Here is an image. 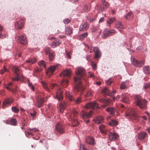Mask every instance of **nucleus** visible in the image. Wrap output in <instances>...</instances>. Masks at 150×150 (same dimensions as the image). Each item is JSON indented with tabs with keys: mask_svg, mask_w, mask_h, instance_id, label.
Instances as JSON below:
<instances>
[{
	"mask_svg": "<svg viewBox=\"0 0 150 150\" xmlns=\"http://www.w3.org/2000/svg\"><path fill=\"white\" fill-rule=\"evenodd\" d=\"M85 70L83 68H79L76 72L77 76L74 79L75 87L73 88L74 92H79L83 91L84 90V88L81 84V79L84 76Z\"/></svg>",
	"mask_w": 150,
	"mask_h": 150,
	"instance_id": "f257e3e1",
	"label": "nucleus"
},
{
	"mask_svg": "<svg viewBox=\"0 0 150 150\" xmlns=\"http://www.w3.org/2000/svg\"><path fill=\"white\" fill-rule=\"evenodd\" d=\"M125 116L130 120L137 119L138 117L137 110L134 108H130L126 111Z\"/></svg>",
	"mask_w": 150,
	"mask_h": 150,
	"instance_id": "f03ea898",
	"label": "nucleus"
},
{
	"mask_svg": "<svg viewBox=\"0 0 150 150\" xmlns=\"http://www.w3.org/2000/svg\"><path fill=\"white\" fill-rule=\"evenodd\" d=\"M52 89L55 88L57 90V92L54 96V98L59 101H61L62 99V91L61 90L60 88L56 84H52L50 86Z\"/></svg>",
	"mask_w": 150,
	"mask_h": 150,
	"instance_id": "7ed1b4c3",
	"label": "nucleus"
},
{
	"mask_svg": "<svg viewBox=\"0 0 150 150\" xmlns=\"http://www.w3.org/2000/svg\"><path fill=\"white\" fill-rule=\"evenodd\" d=\"M66 96L69 98V99L71 101L75 102L77 103H80L82 102V100L80 97H79L76 100H75L73 96L71 94V93L69 91H67L65 93Z\"/></svg>",
	"mask_w": 150,
	"mask_h": 150,
	"instance_id": "20e7f679",
	"label": "nucleus"
},
{
	"mask_svg": "<svg viewBox=\"0 0 150 150\" xmlns=\"http://www.w3.org/2000/svg\"><path fill=\"white\" fill-rule=\"evenodd\" d=\"M93 112L92 110H91L89 112H86L84 111H82L81 112V115L83 119H84L86 123L89 122V119L87 120H85V119H86L87 118H89L91 117L92 115Z\"/></svg>",
	"mask_w": 150,
	"mask_h": 150,
	"instance_id": "39448f33",
	"label": "nucleus"
},
{
	"mask_svg": "<svg viewBox=\"0 0 150 150\" xmlns=\"http://www.w3.org/2000/svg\"><path fill=\"white\" fill-rule=\"evenodd\" d=\"M15 40L18 42L24 45H25L27 43V40L26 36L23 35L16 37Z\"/></svg>",
	"mask_w": 150,
	"mask_h": 150,
	"instance_id": "423d86ee",
	"label": "nucleus"
},
{
	"mask_svg": "<svg viewBox=\"0 0 150 150\" xmlns=\"http://www.w3.org/2000/svg\"><path fill=\"white\" fill-rule=\"evenodd\" d=\"M102 92L105 95L112 96L115 95L116 92V91L115 90L111 91L108 88L105 87L103 89Z\"/></svg>",
	"mask_w": 150,
	"mask_h": 150,
	"instance_id": "0eeeda50",
	"label": "nucleus"
},
{
	"mask_svg": "<svg viewBox=\"0 0 150 150\" xmlns=\"http://www.w3.org/2000/svg\"><path fill=\"white\" fill-rule=\"evenodd\" d=\"M131 61L132 63L135 66L138 67H142L144 65V61H139L133 57L131 58Z\"/></svg>",
	"mask_w": 150,
	"mask_h": 150,
	"instance_id": "6e6552de",
	"label": "nucleus"
},
{
	"mask_svg": "<svg viewBox=\"0 0 150 150\" xmlns=\"http://www.w3.org/2000/svg\"><path fill=\"white\" fill-rule=\"evenodd\" d=\"M24 19L21 18L18 20L15 24V26L17 29H21L24 26Z\"/></svg>",
	"mask_w": 150,
	"mask_h": 150,
	"instance_id": "1a4fd4ad",
	"label": "nucleus"
},
{
	"mask_svg": "<svg viewBox=\"0 0 150 150\" xmlns=\"http://www.w3.org/2000/svg\"><path fill=\"white\" fill-rule=\"evenodd\" d=\"M90 53H92L94 51L95 53V57L96 58H99L101 57V54L99 50V49L97 47H95L91 48L90 49Z\"/></svg>",
	"mask_w": 150,
	"mask_h": 150,
	"instance_id": "9d476101",
	"label": "nucleus"
},
{
	"mask_svg": "<svg viewBox=\"0 0 150 150\" xmlns=\"http://www.w3.org/2000/svg\"><path fill=\"white\" fill-rule=\"evenodd\" d=\"M133 97L135 101H136V103H146V102L145 100L142 98L139 95H134Z\"/></svg>",
	"mask_w": 150,
	"mask_h": 150,
	"instance_id": "9b49d317",
	"label": "nucleus"
},
{
	"mask_svg": "<svg viewBox=\"0 0 150 150\" xmlns=\"http://www.w3.org/2000/svg\"><path fill=\"white\" fill-rule=\"evenodd\" d=\"M55 129L58 132L62 134L64 132V126L60 123H58L56 125Z\"/></svg>",
	"mask_w": 150,
	"mask_h": 150,
	"instance_id": "f8f14e48",
	"label": "nucleus"
},
{
	"mask_svg": "<svg viewBox=\"0 0 150 150\" xmlns=\"http://www.w3.org/2000/svg\"><path fill=\"white\" fill-rule=\"evenodd\" d=\"M114 30H110L108 29H105L103 32V37H105L112 35L115 33Z\"/></svg>",
	"mask_w": 150,
	"mask_h": 150,
	"instance_id": "ddd939ff",
	"label": "nucleus"
},
{
	"mask_svg": "<svg viewBox=\"0 0 150 150\" xmlns=\"http://www.w3.org/2000/svg\"><path fill=\"white\" fill-rule=\"evenodd\" d=\"M71 70L70 69H66L64 70L60 74V76L63 78L64 77H69L71 74Z\"/></svg>",
	"mask_w": 150,
	"mask_h": 150,
	"instance_id": "4468645a",
	"label": "nucleus"
},
{
	"mask_svg": "<svg viewBox=\"0 0 150 150\" xmlns=\"http://www.w3.org/2000/svg\"><path fill=\"white\" fill-rule=\"evenodd\" d=\"M93 121L96 123L99 124L103 122L104 118L101 116H98L94 119Z\"/></svg>",
	"mask_w": 150,
	"mask_h": 150,
	"instance_id": "2eb2a0df",
	"label": "nucleus"
},
{
	"mask_svg": "<svg viewBox=\"0 0 150 150\" xmlns=\"http://www.w3.org/2000/svg\"><path fill=\"white\" fill-rule=\"evenodd\" d=\"M102 6L99 7L98 11L101 12L105 10L108 7V3L105 0H102Z\"/></svg>",
	"mask_w": 150,
	"mask_h": 150,
	"instance_id": "dca6fc26",
	"label": "nucleus"
},
{
	"mask_svg": "<svg viewBox=\"0 0 150 150\" xmlns=\"http://www.w3.org/2000/svg\"><path fill=\"white\" fill-rule=\"evenodd\" d=\"M86 142L87 143L91 145L95 144L94 139L92 137H88L86 138Z\"/></svg>",
	"mask_w": 150,
	"mask_h": 150,
	"instance_id": "f3484780",
	"label": "nucleus"
},
{
	"mask_svg": "<svg viewBox=\"0 0 150 150\" xmlns=\"http://www.w3.org/2000/svg\"><path fill=\"white\" fill-rule=\"evenodd\" d=\"M58 65L56 64L50 66L47 69V73L52 74L54 72L55 70L57 68Z\"/></svg>",
	"mask_w": 150,
	"mask_h": 150,
	"instance_id": "a211bd4d",
	"label": "nucleus"
},
{
	"mask_svg": "<svg viewBox=\"0 0 150 150\" xmlns=\"http://www.w3.org/2000/svg\"><path fill=\"white\" fill-rule=\"evenodd\" d=\"M108 136L109 139L111 141L116 139L118 137V134L115 133L110 132Z\"/></svg>",
	"mask_w": 150,
	"mask_h": 150,
	"instance_id": "6ab92c4d",
	"label": "nucleus"
},
{
	"mask_svg": "<svg viewBox=\"0 0 150 150\" xmlns=\"http://www.w3.org/2000/svg\"><path fill=\"white\" fill-rule=\"evenodd\" d=\"M12 70L16 76H19L20 75V70L18 67L16 66H13Z\"/></svg>",
	"mask_w": 150,
	"mask_h": 150,
	"instance_id": "aec40b11",
	"label": "nucleus"
},
{
	"mask_svg": "<svg viewBox=\"0 0 150 150\" xmlns=\"http://www.w3.org/2000/svg\"><path fill=\"white\" fill-rule=\"evenodd\" d=\"M13 83L12 82H10L8 84V86L6 85L4 87H6L8 90L11 91L13 93H16L17 92L16 89H13L9 87L8 86H11L12 85Z\"/></svg>",
	"mask_w": 150,
	"mask_h": 150,
	"instance_id": "412c9836",
	"label": "nucleus"
},
{
	"mask_svg": "<svg viewBox=\"0 0 150 150\" xmlns=\"http://www.w3.org/2000/svg\"><path fill=\"white\" fill-rule=\"evenodd\" d=\"M99 128L102 133L104 134H106L107 129L104 125H101L99 126Z\"/></svg>",
	"mask_w": 150,
	"mask_h": 150,
	"instance_id": "4be33fe9",
	"label": "nucleus"
},
{
	"mask_svg": "<svg viewBox=\"0 0 150 150\" xmlns=\"http://www.w3.org/2000/svg\"><path fill=\"white\" fill-rule=\"evenodd\" d=\"M146 133L144 132H142L140 133L138 135V138L140 140H142L144 139L146 136Z\"/></svg>",
	"mask_w": 150,
	"mask_h": 150,
	"instance_id": "5701e85b",
	"label": "nucleus"
},
{
	"mask_svg": "<svg viewBox=\"0 0 150 150\" xmlns=\"http://www.w3.org/2000/svg\"><path fill=\"white\" fill-rule=\"evenodd\" d=\"M88 28V26L87 24L84 23L80 25L79 30L80 31H84L87 30Z\"/></svg>",
	"mask_w": 150,
	"mask_h": 150,
	"instance_id": "b1692460",
	"label": "nucleus"
},
{
	"mask_svg": "<svg viewBox=\"0 0 150 150\" xmlns=\"http://www.w3.org/2000/svg\"><path fill=\"white\" fill-rule=\"evenodd\" d=\"M60 44V43L59 42V40L57 39H56L52 43H51V46L52 47L55 48L58 46Z\"/></svg>",
	"mask_w": 150,
	"mask_h": 150,
	"instance_id": "393cba45",
	"label": "nucleus"
},
{
	"mask_svg": "<svg viewBox=\"0 0 150 150\" xmlns=\"http://www.w3.org/2000/svg\"><path fill=\"white\" fill-rule=\"evenodd\" d=\"M17 121L15 119L11 118L9 121L7 122L6 123L12 125L16 126L17 124Z\"/></svg>",
	"mask_w": 150,
	"mask_h": 150,
	"instance_id": "a878e982",
	"label": "nucleus"
},
{
	"mask_svg": "<svg viewBox=\"0 0 150 150\" xmlns=\"http://www.w3.org/2000/svg\"><path fill=\"white\" fill-rule=\"evenodd\" d=\"M41 83L44 88L45 90L48 92H50V89L48 86L47 83L46 82L43 81H42Z\"/></svg>",
	"mask_w": 150,
	"mask_h": 150,
	"instance_id": "bb28decb",
	"label": "nucleus"
},
{
	"mask_svg": "<svg viewBox=\"0 0 150 150\" xmlns=\"http://www.w3.org/2000/svg\"><path fill=\"white\" fill-rule=\"evenodd\" d=\"M37 61V60L35 58H33L32 59H30L27 60L26 61V62L28 63L29 64H31L34 63Z\"/></svg>",
	"mask_w": 150,
	"mask_h": 150,
	"instance_id": "cd10ccee",
	"label": "nucleus"
},
{
	"mask_svg": "<svg viewBox=\"0 0 150 150\" xmlns=\"http://www.w3.org/2000/svg\"><path fill=\"white\" fill-rule=\"evenodd\" d=\"M96 104H86L85 108L86 109L91 108L94 109Z\"/></svg>",
	"mask_w": 150,
	"mask_h": 150,
	"instance_id": "c85d7f7f",
	"label": "nucleus"
},
{
	"mask_svg": "<svg viewBox=\"0 0 150 150\" xmlns=\"http://www.w3.org/2000/svg\"><path fill=\"white\" fill-rule=\"evenodd\" d=\"M65 33L67 35H70L72 33V29L69 27H67L65 31Z\"/></svg>",
	"mask_w": 150,
	"mask_h": 150,
	"instance_id": "c756f323",
	"label": "nucleus"
},
{
	"mask_svg": "<svg viewBox=\"0 0 150 150\" xmlns=\"http://www.w3.org/2000/svg\"><path fill=\"white\" fill-rule=\"evenodd\" d=\"M88 36V33L87 32H85L82 33L79 36V38L80 40H82L86 38Z\"/></svg>",
	"mask_w": 150,
	"mask_h": 150,
	"instance_id": "7c9ffc66",
	"label": "nucleus"
},
{
	"mask_svg": "<svg viewBox=\"0 0 150 150\" xmlns=\"http://www.w3.org/2000/svg\"><path fill=\"white\" fill-rule=\"evenodd\" d=\"M59 110L62 112L66 108V104H59Z\"/></svg>",
	"mask_w": 150,
	"mask_h": 150,
	"instance_id": "2f4dec72",
	"label": "nucleus"
},
{
	"mask_svg": "<svg viewBox=\"0 0 150 150\" xmlns=\"http://www.w3.org/2000/svg\"><path fill=\"white\" fill-rule=\"evenodd\" d=\"M118 124L117 121L113 120H111L109 123V125L112 126H116Z\"/></svg>",
	"mask_w": 150,
	"mask_h": 150,
	"instance_id": "473e14b6",
	"label": "nucleus"
},
{
	"mask_svg": "<svg viewBox=\"0 0 150 150\" xmlns=\"http://www.w3.org/2000/svg\"><path fill=\"white\" fill-rule=\"evenodd\" d=\"M106 111L110 112L111 115H113L115 112V109L112 107H109L106 108Z\"/></svg>",
	"mask_w": 150,
	"mask_h": 150,
	"instance_id": "72a5a7b5",
	"label": "nucleus"
},
{
	"mask_svg": "<svg viewBox=\"0 0 150 150\" xmlns=\"http://www.w3.org/2000/svg\"><path fill=\"white\" fill-rule=\"evenodd\" d=\"M99 102H103L104 103H109L110 102V100L106 98H101L99 99Z\"/></svg>",
	"mask_w": 150,
	"mask_h": 150,
	"instance_id": "f704fd0d",
	"label": "nucleus"
},
{
	"mask_svg": "<svg viewBox=\"0 0 150 150\" xmlns=\"http://www.w3.org/2000/svg\"><path fill=\"white\" fill-rule=\"evenodd\" d=\"M143 70L144 73L146 74H150L149 66H144L143 68Z\"/></svg>",
	"mask_w": 150,
	"mask_h": 150,
	"instance_id": "c9c22d12",
	"label": "nucleus"
},
{
	"mask_svg": "<svg viewBox=\"0 0 150 150\" xmlns=\"http://www.w3.org/2000/svg\"><path fill=\"white\" fill-rule=\"evenodd\" d=\"M13 102V100L12 98H8L4 100L2 103H12Z\"/></svg>",
	"mask_w": 150,
	"mask_h": 150,
	"instance_id": "e433bc0d",
	"label": "nucleus"
},
{
	"mask_svg": "<svg viewBox=\"0 0 150 150\" xmlns=\"http://www.w3.org/2000/svg\"><path fill=\"white\" fill-rule=\"evenodd\" d=\"M133 16V15L131 12L128 13L125 16V18L129 20L132 18Z\"/></svg>",
	"mask_w": 150,
	"mask_h": 150,
	"instance_id": "4c0bfd02",
	"label": "nucleus"
},
{
	"mask_svg": "<svg viewBox=\"0 0 150 150\" xmlns=\"http://www.w3.org/2000/svg\"><path fill=\"white\" fill-rule=\"evenodd\" d=\"M38 64L40 66H42L45 68L46 67V63L43 60H41L38 62Z\"/></svg>",
	"mask_w": 150,
	"mask_h": 150,
	"instance_id": "58836bf2",
	"label": "nucleus"
},
{
	"mask_svg": "<svg viewBox=\"0 0 150 150\" xmlns=\"http://www.w3.org/2000/svg\"><path fill=\"white\" fill-rule=\"evenodd\" d=\"M72 126L74 127H76L78 125L79 123L78 121L75 119L73 118L72 121Z\"/></svg>",
	"mask_w": 150,
	"mask_h": 150,
	"instance_id": "ea45409f",
	"label": "nucleus"
},
{
	"mask_svg": "<svg viewBox=\"0 0 150 150\" xmlns=\"http://www.w3.org/2000/svg\"><path fill=\"white\" fill-rule=\"evenodd\" d=\"M116 27L119 29H122L124 27L122 23L120 21L118 22L117 24L116 25Z\"/></svg>",
	"mask_w": 150,
	"mask_h": 150,
	"instance_id": "a19ab883",
	"label": "nucleus"
},
{
	"mask_svg": "<svg viewBox=\"0 0 150 150\" xmlns=\"http://www.w3.org/2000/svg\"><path fill=\"white\" fill-rule=\"evenodd\" d=\"M136 105L142 109H145L146 108V104H136Z\"/></svg>",
	"mask_w": 150,
	"mask_h": 150,
	"instance_id": "79ce46f5",
	"label": "nucleus"
},
{
	"mask_svg": "<svg viewBox=\"0 0 150 150\" xmlns=\"http://www.w3.org/2000/svg\"><path fill=\"white\" fill-rule=\"evenodd\" d=\"M54 52L52 51L48 55L50 60L51 61L53 59L54 56Z\"/></svg>",
	"mask_w": 150,
	"mask_h": 150,
	"instance_id": "37998d69",
	"label": "nucleus"
},
{
	"mask_svg": "<svg viewBox=\"0 0 150 150\" xmlns=\"http://www.w3.org/2000/svg\"><path fill=\"white\" fill-rule=\"evenodd\" d=\"M68 83V81L67 80L63 79L62 80L61 83V85L63 86L66 85L65 87H66Z\"/></svg>",
	"mask_w": 150,
	"mask_h": 150,
	"instance_id": "c03bdc74",
	"label": "nucleus"
},
{
	"mask_svg": "<svg viewBox=\"0 0 150 150\" xmlns=\"http://www.w3.org/2000/svg\"><path fill=\"white\" fill-rule=\"evenodd\" d=\"M28 82L29 87L32 90L34 91L35 90L34 86H33L31 83H30L29 79H28Z\"/></svg>",
	"mask_w": 150,
	"mask_h": 150,
	"instance_id": "a18cd8bd",
	"label": "nucleus"
},
{
	"mask_svg": "<svg viewBox=\"0 0 150 150\" xmlns=\"http://www.w3.org/2000/svg\"><path fill=\"white\" fill-rule=\"evenodd\" d=\"M115 20V18L113 17L112 18L109 19L107 21V23L108 24H110L113 22Z\"/></svg>",
	"mask_w": 150,
	"mask_h": 150,
	"instance_id": "49530a36",
	"label": "nucleus"
},
{
	"mask_svg": "<svg viewBox=\"0 0 150 150\" xmlns=\"http://www.w3.org/2000/svg\"><path fill=\"white\" fill-rule=\"evenodd\" d=\"M78 115V113L75 110H74L72 112V115H71L70 117L71 119L73 118V116L74 117H76Z\"/></svg>",
	"mask_w": 150,
	"mask_h": 150,
	"instance_id": "de8ad7c7",
	"label": "nucleus"
},
{
	"mask_svg": "<svg viewBox=\"0 0 150 150\" xmlns=\"http://www.w3.org/2000/svg\"><path fill=\"white\" fill-rule=\"evenodd\" d=\"M12 110L13 112L16 113H18L19 111V110L16 107H12Z\"/></svg>",
	"mask_w": 150,
	"mask_h": 150,
	"instance_id": "09e8293b",
	"label": "nucleus"
},
{
	"mask_svg": "<svg viewBox=\"0 0 150 150\" xmlns=\"http://www.w3.org/2000/svg\"><path fill=\"white\" fill-rule=\"evenodd\" d=\"M52 52L49 48H47L45 50V54L46 55H48Z\"/></svg>",
	"mask_w": 150,
	"mask_h": 150,
	"instance_id": "8fccbe9b",
	"label": "nucleus"
},
{
	"mask_svg": "<svg viewBox=\"0 0 150 150\" xmlns=\"http://www.w3.org/2000/svg\"><path fill=\"white\" fill-rule=\"evenodd\" d=\"M112 82L113 81L110 78L109 79L106 81V83L109 85H110Z\"/></svg>",
	"mask_w": 150,
	"mask_h": 150,
	"instance_id": "3c124183",
	"label": "nucleus"
},
{
	"mask_svg": "<svg viewBox=\"0 0 150 150\" xmlns=\"http://www.w3.org/2000/svg\"><path fill=\"white\" fill-rule=\"evenodd\" d=\"M126 87V86L124 82H122L120 86V88L121 89H124Z\"/></svg>",
	"mask_w": 150,
	"mask_h": 150,
	"instance_id": "603ef678",
	"label": "nucleus"
},
{
	"mask_svg": "<svg viewBox=\"0 0 150 150\" xmlns=\"http://www.w3.org/2000/svg\"><path fill=\"white\" fill-rule=\"evenodd\" d=\"M91 66L93 69L95 70L97 69V65L96 64L92 63L91 64Z\"/></svg>",
	"mask_w": 150,
	"mask_h": 150,
	"instance_id": "864d4df0",
	"label": "nucleus"
},
{
	"mask_svg": "<svg viewBox=\"0 0 150 150\" xmlns=\"http://www.w3.org/2000/svg\"><path fill=\"white\" fill-rule=\"evenodd\" d=\"M92 95V93L91 92V91H88L86 93V94L85 95V96L86 97L91 96Z\"/></svg>",
	"mask_w": 150,
	"mask_h": 150,
	"instance_id": "5fc2aeb1",
	"label": "nucleus"
},
{
	"mask_svg": "<svg viewBox=\"0 0 150 150\" xmlns=\"http://www.w3.org/2000/svg\"><path fill=\"white\" fill-rule=\"evenodd\" d=\"M83 11L85 12H88V7L86 5H84V8L83 9Z\"/></svg>",
	"mask_w": 150,
	"mask_h": 150,
	"instance_id": "6e6d98bb",
	"label": "nucleus"
},
{
	"mask_svg": "<svg viewBox=\"0 0 150 150\" xmlns=\"http://www.w3.org/2000/svg\"><path fill=\"white\" fill-rule=\"evenodd\" d=\"M70 21L68 18L64 20V22L65 24H68Z\"/></svg>",
	"mask_w": 150,
	"mask_h": 150,
	"instance_id": "4d7b16f0",
	"label": "nucleus"
},
{
	"mask_svg": "<svg viewBox=\"0 0 150 150\" xmlns=\"http://www.w3.org/2000/svg\"><path fill=\"white\" fill-rule=\"evenodd\" d=\"M144 87L145 88H147L150 87V83H149L145 84Z\"/></svg>",
	"mask_w": 150,
	"mask_h": 150,
	"instance_id": "13d9d810",
	"label": "nucleus"
},
{
	"mask_svg": "<svg viewBox=\"0 0 150 150\" xmlns=\"http://www.w3.org/2000/svg\"><path fill=\"white\" fill-rule=\"evenodd\" d=\"M18 76H16V77L15 78H12V79L13 81H18L19 80V78L18 77Z\"/></svg>",
	"mask_w": 150,
	"mask_h": 150,
	"instance_id": "bf43d9fd",
	"label": "nucleus"
},
{
	"mask_svg": "<svg viewBox=\"0 0 150 150\" xmlns=\"http://www.w3.org/2000/svg\"><path fill=\"white\" fill-rule=\"evenodd\" d=\"M98 29L97 27H94L92 29V32H94L96 31Z\"/></svg>",
	"mask_w": 150,
	"mask_h": 150,
	"instance_id": "052dcab7",
	"label": "nucleus"
},
{
	"mask_svg": "<svg viewBox=\"0 0 150 150\" xmlns=\"http://www.w3.org/2000/svg\"><path fill=\"white\" fill-rule=\"evenodd\" d=\"M66 55H67V57L68 58H69V59H71V56H70V53L67 52L66 51Z\"/></svg>",
	"mask_w": 150,
	"mask_h": 150,
	"instance_id": "680f3d73",
	"label": "nucleus"
},
{
	"mask_svg": "<svg viewBox=\"0 0 150 150\" xmlns=\"http://www.w3.org/2000/svg\"><path fill=\"white\" fill-rule=\"evenodd\" d=\"M81 148H82V149L83 150H86V149L85 148V145L84 144H81L80 145Z\"/></svg>",
	"mask_w": 150,
	"mask_h": 150,
	"instance_id": "e2e57ef3",
	"label": "nucleus"
},
{
	"mask_svg": "<svg viewBox=\"0 0 150 150\" xmlns=\"http://www.w3.org/2000/svg\"><path fill=\"white\" fill-rule=\"evenodd\" d=\"M36 112L35 111H34V112L33 113H30V115H31L33 117H35L36 115Z\"/></svg>",
	"mask_w": 150,
	"mask_h": 150,
	"instance_id": "0e129e2a",
	"label": "nucleus"
},
{
	"mask_svg": "<svg viewBox=\"0 0 150 150\" xmlns=\"http://www.w3.org/2000/svg\"><path fill=\"white\" fill-rule=\"evenodd\" d=\"M35 105L37 107L40 108L43 105V104H35Z\"/></svg>",
	"mask_w": 150,
	"mask_h": 150,
	"instance_id": "69168bd1",
	"label": "nucleus"
},
{
	"mask_svg": "<svg viewBox=\"0 0 150 150\" xmlns=\"http://www.w3.org/2000/svg\"><path fill=\"white\" fill-rule=\"evenodd\" d=\"M4 71L5 72H8V70L6 68L5 66H4L3 69Z\"/></svg>",
	"mask_w": 150,
	"mask_h": 150,
	"instance_id": "338daca9",
	"label": "nucleus"
},
{
	"mask_svg": "<svg viewBox=\"0 0 150 150\" xmlns=\"http://www.w3.org/2000/svg\"><path fill=\"white\" fill-rule=\"evenodd\" d=\"M35 72L36 73H38L40 71V69H35Z\"/></svg>",
	"mask_w": 150,
	"mask_h": 150,
	"instance_id": "774afa93",
	"label": "nucleus"
}]
</instances>
